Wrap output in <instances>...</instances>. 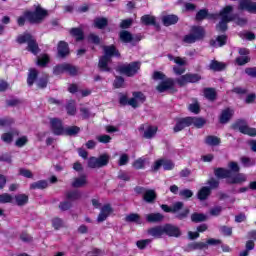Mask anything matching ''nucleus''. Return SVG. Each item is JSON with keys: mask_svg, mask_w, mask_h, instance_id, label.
Returning <instances> with one entry per match:
<instances>
[{"mask_svg": "<svg viewBox=\"0 0 256 256\" xmlns=\"http://www.w3.org/2000/svg\"><path fill=\"white\" fill-rule=\"evenodd\" d=\"M229 169L218 167L214 169V175L217 179H226L227 185H239L247 181V177L244 174L239 173L241 168L235 161H231L228 164Z\"/></svg>", "mask_w": 256, "mask_h": 256, "instance_id": "1", "label": "nucleus"}, {"mask_svg": "<svg viewBox=\"0 0 256 256\" xmlns=\"http://www.w3.org/2000/svg\"><path fill=\"white\" fill-rule=\"evenodd\" d=\"M47 17H49V11L41 7V5H37L34 11H24L23 15L17 18V25L18 27H25L27 21L30 25H40Z\"/></svg>", "mask_w": 256, "mask_h": 256, "instance_id": "2", "label": "nucleus"}, {"mask_svg": "<svg viewBox=\"0 0 256 256\" xmlns=\"http://www.w3.org/2000/svg\"><path fill=\"white\" fill-rule=\"evenodd\" d=\"M104 55L99 58L98 61V69L101 73H111L113 69L109 66V63H111V59L113 57H121V52H119V49H117V46L115 44H111L108 46H103Z\"/></svg>", "mask_w": 256, "mask_h": 256, "instance_id": "3", "label": "nucleus"}, {"mask_svg": "<svg viewBox=\"0 0 256 256\" xmlns=\"http://www.w3.org/2000/svg\"><path fill=\"white\" fill-rule=\"evenodd\" d=\"M16 43L18 45H24V43H27V51L32 53V55H39L41 53V48H39V43H37V39L32 36L31 33H23L17 36Z\"/></svg>", "mask_w": 256, "mask_h": 256, "instance_id": "4", "label": "nucleus"}, {"mask_svg": "<svg viewBox=\"0 0 256 256\" xmlns=\"http://www.w3.org/2000/svg\"><path fill=\"white\" fill-rule=\"evenodd\" d=\"M205 35H207V32H205L203 26L194 25L190 28V33L185 35L182 41L188 45H193V43H197V41H203Z\"/></svg>", "mask_w": 256, "mask_h": 256, "instance_id": "5", "label": "nucleus"}, {"mask_svg": "<svg viewBox=\"0 0 256 256\" xmlns=\"http://www.w3.org/2000/svg\"><path fill=\"white\" fill-rule=\"evenodd\" d=\"M233 131H239L242 135H248L249 137H256V128L249 127L247 120L237 119L232 125Z\"/></svg>", "mask_w": 256, "mask_h": 256, "instance_id": "6", "label": "nucleus"}, {"mask_svg": "<svg viewBox=\"0 0 256 256\" xmlns=\"http://www.w3.org/2000/svg\"><path fill=\"white\" fill-rule=\"evenodd\" d=\"M110 159L111 157L107 153L100 155L98 158L92 156L88 160V167L89 169H101V167H107Z\"/></svg>", "mask_w": 256, "mask_h": 256, "instance_id": "7", "label": "nucleus"}, {"mask_svg": "<svg viewBox=\"0 0 256 256\" xmlns=\"http://www.w3.org/2000/svg\"><path fill=\"white\" fill-rule=\"evenodd\" d=\"M119 39L122 43H131L132 47H135L137 43L143 39V36H141V34L133 35L127 30H122L119 33Z\"/></svg>", "mask_w": 256, "mask_h": 256, "instance_id": "8", "label": "nucleus"}, {"mask_svg": "<svg viewBox=\"0 0 256 256\" xmlns=\"http://www.w3.org/2000/svg\"><path fill=\"white\" fill-rule=\"evenodd\" d=\"M139 69H141V63L134 61L130 64L120 66L119 72L122 75H126V77H134V75H137Z\"/></svg>", "mask_w": 256, "mask_h": 256, "instance_id": "9", "label": "nucleus"}, {"mask_svg": "<svg viewBox=\"0 0 256 256\" xmlns=\"http://www.w3.org/2000/svg\"><path fill=\"white\" fill-rule=\"evenodd\" d=\"M203 78L200 74L197 73H186L180 76L176 83H178L179 87H185L188 83H199Z\"/></svg>", "mask_w": 256, "mask_h": 256, "instance_id": "10", "label": "nucleus"}, {"mask_svg": "<svg viewBox=\"0 0 256 256\" xmlns=\"http://www.w3.org/2000/svg\"><path fill=\"white\" fill-rule=\"evenodd\" d=\"M50 129L56 137L65 135V126L63 125V120H61V118H50Z\"/></svg>", "mask_w": 256, "mask_h": 256, "instance_id": "11", "label": "nucleus"}, {"mask_svg": "<svg viewBox=\"0 0 256 256\" xmlns=\"http://www.w3.org/2000/svg\"><path fill=\"white\" fill-rule=\"evenodd\" d=\"M156 90L158 93H165L167 91H170V93H177V90L175 89V79L166 77L156 86Z\"/></svg>", "mask_w": 256, "mask_h": 256, "instance_id": "12", "label": "nucleus"}, {"mask_svg": "<svg viewBox=\"0 0 256 256\" xmlns=\"http://www.w3.org/2000/svg\"><path fill=\"white\" fill-rule=\"evenodd\" d=\"M71 55V48H69V43L64 40H60L57 44V57L58 59H67Z\"/></svg>", "mask_w": 256, "mask_h": 256, "instance_id": "13", "label": "nucleus"}, {"mask_svg": "<svg viewBox=\"0 0 256 256\" xmlns=\"http://www.w3.org/2000/svg\"><path fill=\"white\" fill-rule=\"evenodd\" d=\"M176 124L173 127L174 133H179L183 131V129H187V127H191V118L190 116L184 118H176Z\"/></svg>", "mask_w": 256, "mask_h": 256, "instance_id": "14", "label": "nucleus"}, {"mask_svg": "<svg viewBox=\"0 0 256 256\" xmlns=\"http://www.w3.org/2000/svg\"><path fill=\"white\" fill-rule=\"evenodd\" d=\"M164 235H167L168 237H175L176 239L181 237V228L179 226H175L173 224H164Z\"/></svg>", "mask_w": 256, "mask_h": 256, "instance_id": "15", "label": "nucleus"}, {"mask_svg": "<svg viewBox=\"0 0 256 256\" xmlns=\"http://www.w3.org/2000/svg\"><path fill=\"white\" fill-rule=\"evenodd\" d=\"M184 206L185 204L182 201H177L172 206L162 204L161 209L164 211V213H179Z\"/></svg>", "mask_w": 256, "mask_h": 256, "instance_id": "16", "label": "nucleus"}, {"mask_svg": "<svg viewBox=\"0 0 256 256\" xmlns=\"http://www.w3.org/2000/svg\"><path fill=\"white\" fill-rule=\"evenodd\" d=\"M231 119H233V110H231V108L222 110L221 114L219 115V123L221 125H227Z\"/></svg>", "mask_w": 256, "mask_h": 256, "instance_id": "17", "label": "nucleus"}, {"mask_svg": "<svg viewBox=\"0 0 256 256\" xmlns=\"http://www.w3.org/2000/svg\"><path fill=\"white\" fill-rule=\"evenodd\" d=\"M228 36L226 34L218 35L216 39L209 41L210 47H225L227 45Z\"/></svg>", "mask_w": 256, "mask_h": 256, "instance_id": "18", "label": "nucleus"}, {"mask_svg": "<svg viewBox=\"0 0 256 256\" xmlns=\"http://www.w3.org/2000/svg\"><path fill=\"white\" fill-rule=\"evenodd\" d=\"M179 23V16L175 14H168L162 17V25L164 27H171V25H177Z\"/></svg>", "mask_w": 256, "mask_h": 256, "instance_id": "19", "label": "nucleus"}, {"mask_svg": "<svg viewBox=\"0 0 256 256\" xmlns=\"http://www.w3.org/2000/svg\"><path fill=\"white\" fill-rule=\"evenodd\" d=\"M147 234L154 237V239H161L165 235L164 226L151 227L147 230Z\"/></svg>", "mask_w": 256, "mask_h": 256, "instance_id": "20", "label": "nucleus"}, {"mask_svg": "<svg viewBox=\"0 0 256 256\" xmlns=\"http://www.w3.org/2000/svg\"><path fill=\"white\" fill-rule=\"evenodd\" d=\"M209 69L210 71H214V73H219L227 69V64L225 62H219L218 60H211Z\"/></svg>", "mask_w": 256, "mask_h": 256, "instance_id": "21", "label": "nucleus"}, {"mask_svg": "<svg viewBox=\"0 0 256 256\" xmlns=\"http://www.w3.org/2000/svg\"><path fill=\"white\" fill-rule=\"evenodd\" d=\"M37 79H39V70L36 68H30L27 76L28 87H33Z\"/></svg>", "mask_w": 256, "mask_h": 256, "instance_id": "22", "label": "nucleus"}, {"mask_svg": "<svg viewBox=\"0 0 256 256\" xmlns=\"http://www.w3.org/2000/svg\"><path fill=\"white\" fill-rule=\"evenodd\" d=\"M215 17L214 14L209 13V10L207 8L200 9L196 15L195 20L196 21H205V19H213Z\"/></svg>", "mask_w": 256, "mask_h": 256, "instance_id": "23", "label": "nucleus"}, {"mask_svg": "<svg viewBox=\"0 0 256 256\" xmlns=\"http://www.w3.org/2000/svg\"><path fill=\"white\" fill-rule=\"evenodd\" d=\"M69 33L71 37H73L77 42L83 41L85 39V32H83L82 28H77V27L71 28L69 30Z\"/></svg>", "mask_w": 256, "mask_h": 256, "instance_id": "24", "label": "nucleus"}, {"mask_svg": "<svg viewBox=\"0 0 256 256\" xmlns=\"http://www.w3.org/2000/svg\"><path fill=\"white\" fill-rule=\"evenodd\" d=\"M211 196V187L209 186H204L200 188V190L197 192V199L199 201H207L209 197Z\"/></svg>", "mask_w": 256, "mask_h": 256, "instance_id": "25", "label": "nucleus"}, {"mask_svg": "<svg viewBox=\"0 0 256 256\" xmlns=\"http://www.w3.org/2000/svg\"><path fill=\"white\" fill-rule=\"evenodd\" d=\"M64 73L70 75V77H77L79 75V67L71 64V63H64Z\"/></svg>", "mask_w": 256, "mask_h": 256, "instance_id": "26", "label": "nucleus"}, {"mask_svg": "<svg viewBox=\"0 0 256 256\" xmlns=\"http://www.w3.org/2000/svg\"><path fill=\"white\" fill-rule=\"evenodd\" d=\"M81 133V128L79 126H67L64 128V134L66 137H77Z\"/></svg>", "mask_w": 256, "mask_h": 256, "instance_id": "27", "label": "nucleus"}, {"mask_svg": "<svg viewBox=\"0 0 256 256\" xmlns=\"http://www.w3.org/2000/svg\"><path fill=\"white\" fill-rule=\"evenodd\" d=\"M65 197L68 201H79L83 197V194L79 190H70L65 193Z\"/></svg>", "mask_w": 256, "mask_h": 256, "instance_id": "28", "label": "nucleus"}, {"mask_svg": "<svg viewBox=\"0 0 256 256\" xmlns=\"http://www.w3.org/2000/svg\"><path fill=\"white\" fill-rule=\"evenodd\" d=\"M203 93L205 99H207L208 101H217V91L215 90V88H204Z\"/></svg>", "mask_w": 256, "mask_h": 256, "instance_id": "29", "label": "nucleus"}, {"mask_svg": "<svg viewBox=\"0 0 256 256\" xmlns=\"http://www.w3.org/2000/svg\"><path fill=\"white\" fill-rule=\"evenodd\" d=\"M142 25H146L149 27V25H153L154 27H157V19L155 16H151L149 14H145L140 19Z\"/></svg>", "mask_w": 256, "mask_h": 256, "instance_id": "30", "label": "nucleus"}, {"mask_svg": "<svg viewBox=\"0 0 256 256\" xmlns=\"http://www.w3.org/2000/svg\"><path fill=\"white\" fill-rule=\"evenodd\" d=\"M191 125H194L196 129H203L205 125H207V120L203 117H191L190 116Z\"/></svg>", "mask_w": 256, "mask_h": 256, "instance_id": "31", "label": "nucleus"}, {"mask_svg": "<svg viewBox=\"0 0 256 256\" xmlns=\"http://www.w3.org/2000/svg\"><path fill=\"white\" fill-rule=\"evenodd\" d=\"M190 219L192 223H205L208 217L207 214L194 212L191 214Z\"/></svg>", "mask_w": 256, "mask_h": 256, "instance_id": "32", "label": "nucleus"}, {"mask_svg": "<svg viewBox=\"0 0 256 256\" xmlns=\"http://www.w3.org/2000/svg\"><path fill=\"white\" fill-rule=\"evenodd\" d=\"M49 63H51V57H49V54H41L37 57L36 65L38 67L45 68Z\"/></svg>", "mask_w": 256, "mask_h": 256, "instance_id": "33", "label": "nucleus"}, {"mask_svg": "<svg viewBox=\"0 0 256 256\" xmlns=\"http://www.w3.org/2000/svg\"><path fill=\"white\" fill-rule=\"evenodd\" d=\"M49 187V182L47 180H39L30 184V191H35V189H47Z\"/></svg>", "mask_w": 256, "mask_h": 256, "instance_id": "34", "label": "nucleus"}, {"mask_svg": "<svg viewBox=\"0 0 256 256\" xmlns=\"http://www.w3.org/2000/svg\"><path fill=\"white\" fill-rule=\"evenodd\" d=\"M227 23H231V20H228L227 17L221 18V21L216 25V31L218 33H225L229 29Z\"/></svg>", "mask_w": 256, "mask_h": 256, "instance_id": "35", "label": "nucleus"}, {"mask_svg": "<svg viewBox=\"0 0 256 256\" xmlns=\"http://www.w3.org/2000/svg\"><path fill=\"white\" fill-rule=\"evenodd\" d=\"M16 205L18 207H25L29 203V195L27 194H18L14 197Z\"/></svg>", "mask_w": 256, "mask_h": 256, "instance_id": "36", "label": "nucleus"}, {"mask_svg": "<svg viewBox=\"0 0 256 256\" xmlns=\"http://www.w3.org/2000/svg\"><path fill=\"white\" fill-rule=\"evenodd\" d=\"M233 13V6L227 5L220 11L221 19L227 18L228 21H233V17L230 15Z\"/></svg>", "mask_w": 256, "mask_h": 256, "instance_id": "37", "label": "nucleus"}, {"mask_svg": "<svg viewBox=\"0 0 256 256\" xmlns=\"http://www.w3.org/2000/svg\"><path fill=\"white\" fill-rule=\"evenodd\" d=\"M84 185H87V176L85 174L75 178L72 182V187H74V189H79V187H84Z\"/></svg>", "mask_w": 256, "mask_h": 256, "instance_id": "38", "label": "nucleus"}, {"mask_svg": "<svg viewBox=\"0 0 256 256\" xmlns=\"http://www.w3.org/2000/svg\"><path fill=\"white\" fill-rule=\"evenodd\" d=\"M109 25V20L106 17H98L94 20V27L96 29H105Z\"/></svg>", "mask_w": 256, "mask_h": 256, "instance_id": "39", "label": "nucleus"}, {"mask_svg": "<svg viewBox=\"0 0 256 256\" xmlns=\"http://www.w3.org/2000/svg\"><path fill=\"white\" fill-rule=\"evenodd\" d=\"M143 199L146 201V203H155V199H157V193L155 190H146L143 195Z\"/></svg>", "mask_w": 256, "mask_h": 256, "instance_id": "40", "label": "nucleus"}, {"mask_svg": "<svg viewBox=\"0 0 256 256\" xmlns=\"http://www.w3.org/2000/svg\"><path fill=\"white\" fill-rule=\"evenodd\" d=\"M127 223H136V225H141V216L138 213H130L125 217Z\"/></svg>", "mask_w": 256, "mask_h": 256, "instance_id": "41", "label": "nucleus"}, {"mask_svg": "<svg viewBox=\"0 0 256 256\" xmlns=\"http://www.w3.org/2000/svg\"><path fill=\"white\" fill-rule=\"evenodd\" d=\"M163 218L164 216L161 213H151V214H148L146 217L148 223H159L163 221Z\"/></svg>", "mask_w": 256, "mask_h": 256, "instance_id": "42", "label": "nucleus"}, {"mask_svg": "<svg viewBox=\"0 0 256 256\" xmlns=\"http://www.w3.org/2000/svg\"><path fill=\"white\" fill-rule=\"evenodd\" d=\"M206 145H211L212 147H217V145L221 144V138L213 135H209L205 139Z\"/></svg>", "mask_w": 256, "mask_h": 256, "instance_id": "43", "label": "nucleus"}, {"mask_svg": "<svg viewBox=\"0 0 256 256\" xmlns=\"http://www.w3.org/2000/svg\"><path fill=\"white\" fill-rule=\"evenodd\" d=\"M157 126H148L143 134L144 139H153L154 135H157Z\"/></svg>", "mask_w": 256, "mask_h": 256, "instance_id": "44", "label": "nucleus"}, {"mask_svg": "<svg viewBox=\"0 0 256 256\" xmlns=\"http://www.w3.org/2000/svg\"><path fill=\"white\" fill-rule=\"evenodd\" d=\"M188 248H190L191 251H203V249H207V244H205V242H192L188 244Z\"/></svg>", "mask_w": 256, "mask_h": 256, "instance_id": "45", "label": "nucleus"}, {"mask_svg": "<svg viewBox=\"0 0 256 256\" xmlns=\"http://www.w3.org/2000/svg\"><path fill=\"white\" fill-rule=\"evenodd\" d=\"M88 43H92V45H100L101 37L95 33H90L87 37Z\"/></svg>", "mask_w": 256, "mask_h": 256, "instance_id": "46", "label": "nucleus"}, {"mask_svg": "<svg viewBox=\"0 0 256 256\" xmlns=\"http://www.w3.org/2000/svg\"><path fill=\"white\" fill-rule=\"evenodd\" d=\"M132 167L139 171L141 169H145V158H138L132 163Z\"/></svg>", "mask_w": 256, "mask_h": 256, "instance_id": "47", "label": "nucleus"}, {"mask_svg": "<svg viewBox=\"0 0 256 256\" xmlns=\"http://www.w3.org/2000/svg\"><path fill=\"white\" fill-rule=\"evenodd\" d=\"M66 111H67V115H70L71 117L77 115V107L75 106V103L68 102L66 104Z\"/></svg>", "mask_w": 256, "mask_h": 256, "instance_id": "48", "label": "nucleus"}, {"mask_svg": "<svg viewBox=\"0 0 256 256\" xmlns=\"http://www.w3.org/2000/svg\"><path fill=\"white\" fill-rule=\"evenodd\" d=\"M47 85H49V76L39 78L37 82L38 89H46Z\"/></svg>", "mask_w": 256, "mask_h": 256, "instance_id": "49", "label": "nucleus"}, {"mask_svg": "<svg viewBox=\"0 0 256 256\" xmlns=\"http://www.w3.org/2000/svg\"><path fill=\"white\" fill-rule=\"evenodd\" d=\"M124 85H125V78H123L122 76H116L113 82L114 89H121Z\"/></svg>", "mask_w": 256, "mask_h": 256, "instance_id": "50", "label": "nucleus"}, {"mask_svg": "<svg viewBox=\"0 0 256 256\" xmlns=\"http://www.w3.org/2000/svg\"><path fill=\"white\" fill-rule=\"evenodd\" d=\"M189 213H191V210L189 208H185L182 212H178L175 217L178 221H184V219L189 217Z\"/></svg>", "mask_w": 256, "mask_h": 256, "instance_id": "51", "label": "nucleus"}, {"mask_svg": "<svg viewBox=\"0 0 256 256\" xmlns=\"http://www.w3.org/2000/svg\"><path fill=\"white\" fill-rule=\"evenodd\" d=\"M15 120L11 117H4L0 119V127H11Z\"/></svg>", "mask_w": 256, "mask_h": 256, "instance_id": "52", "label": "nucleus"}, {"mask_svg": "<svg viewBox=\"0 0 256 256\" xmlns=\"http://www.w3.org/2000/svg\"><path fill=\"white\" fill-rule=\"evenodd\" d=\"M188 109L191 113H194V115H199L201 113V106L199 105V102L190 104Z\"/></svg>", "mask_w": 256, "mask_h": 256, "instance_id": "53", "label": "nucleus"}, {"mask_svg": "<svg viewBox=\"0 0 256 256\" xmlns=\"http://www.w3.org/2000/svg\"><path fill=\"white\" fill-rule=\"evenodd\" d=\"M71 207H73V203L70 202L69 200L60 202V204L58 206L60 211H69V209H71Z\"/></svg>", "mask_w": 256, "mask_h": 256, "instance_id": "54", "label": "nucleus"}, {"mask_svg": "<svg viewBox=\"0 0 256 256\" xmlns=\"http://www.w3.org/2000/svg\"><path fill=\"white\" fill-rule=\"evenodd\" d=\"M65 73V63L53 67V75H63Z\"/></svg>", "mask_w": 256, "mask_h": 256, "instance_id": "55", "label": "nucleus"}, {"mask_svg": "<svg viewBox=\"0 0 256 256\" xmlns=\"http://www.w3.org/2000/svg\"><path fill=\"white\" fill-rule=\"evenodd\" d=\"M149 243H151V239H143V240H138L136 242V247H138V249H140L141 251H143V249H146L147 246L149 245Z\"/></svg>", "mask_w": 256, "mask_h": 256, "instance_id": "56", "label": "nucleus"}, {"mask_svg": "<svg viewBox=\"0 0 256 256\" xmlns=\"http://www.w3.org/2000/svg\"><path fill=\"white\" fill-rule=\"evenodd\" d=\"M132 95L135 100H138L140 103H145V101H147V97L141 91L133 92Z\"/></svg>", "mask_w": 256, "mask_h": 256, "instance_id": "57", "label": "nucleus"}, {"mask_svg": "<svg viewBox=\"0 0 256 256\" xmlns=\"http://www.w3.org/2000/svg\"><path fill=\"white\" fill-rule=\"evenodd\" d=\"M52 227L56 230L59 231L61 227H63V219L56 217L52 219Z\"/></svg>", "mask_w": 256, "mask_h": 256, "instance_id": "58", "label": "nucleus"}, {"mask_svg": "<svg viewBox=\"0 0 256 256\" xmlns=\"http://www.w3.org/2000/svg\"><path fill=\"white\" fill-rule=\"evenodd\" d=\"M249 61H251V58H249V56H244V57L239 56L236 58V63L240 67H243V65H247V63H249Z\"/></svg>", "mask_w": 256, "mask_h": 256, "instance_id": "59", "label": "nucleus"}, {"mask_svg": "<svg viewBox=\"0 0 256 256\" xmlns=\"http://www.w3.org/2000/svg\"><path fill=\"white\" fill-rule=\"evenodd\" d=\"M131 25H133V19H124L120 22V29H129Z\"/></svg>", "mask_w": 256, "mask_h": 256, "instance_id": "60", "label": "nucleus"}, {"mask_svg": "<svg viewBox=\"0 0 256 256\" xmlns=\"http://www.w3.org/2000/svg\"><path fill=\"white\" fill-rule=\"evenodd\" d=\"M13 201V196L9 193H3L0 195V203H11Z\"/></svg>", "mask_w": 256, "mask_h": 256, "instance_id": "61", "label": "nucleus"}, {"mask_svg": "<svg viewBox=\"0 0 256 256\" xmlns=\"http://www.w3.org/2000/svg\"><path fill=\"white\" fill-rule=\"evenodd\" d=\"M129 163V155L128 154H122L120 155V158L118 160V165L119 167H123Z\"/></svg>", "mask_w": 256, "mask_h": 256, "instance_id": "62", "label": "nucleus"}, {"mask_svg": "<svg viewBox=\"0 0 256 256\" xmlns=\"http://www.w3.org/2000/svg\"><path fill=\"white\" fill-rule=\"evenodd\" d=\"M180 197H183V199H191L193 197V191L189 189H183L179 193Z\"/></svg>", "mask_w": 256, "mask_h": 256, "instance_id": "63", "label": "nucleus"}, {"mask_svg": "<svg viewBox=\"0 0 256 256\" xmlns=\"http://www.w3.org/2000/svg\"><path fill=\"white\" fill-rule=\"evenodd\" d=\"M1 139L2 141H4V143H13V133L11 132L4 133L2 134Z\"/></svg>", "mask_w": 256, "mask_h": 256, "instance_id": "64", "label": "nucleus"}]
</instances>
